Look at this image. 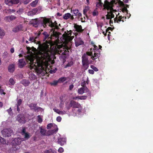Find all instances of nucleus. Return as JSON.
I'll return each mask as SVG.
<instances>
[{
    "label": "nucleus",
    "instance_id": "obj_1",
    "mask_svg": "<svg viewBox=\"0 0 153 153\" xmlns=\"http://www.w3.org/2000/svg\"><path fill=\"white\" fill-rule=\"evenodd\" d=\"M42 34L44 36L43 41L45 42L42 44H40V49L36 60V63H34V59L33 57L28 56L26 59L27 62L30 69H34L39 76H44L46 72L45 70L47 63L50 58L49 46L51 44L52 39L51 35L46 32H44Z\"/></svg>",
    "mask_w": 153,
    "mask_h": 153
},
{
    "label": "nucleus",
    "instance_id": "obj_2",
    "mask_svg": "<svg viewBox=\"0 0 153 153\" xmlns=\"http://www.w3.org/2000/svg\"><path fill=\"white\" fill-rule=\"evenodd\" d=\"M47 24H48L49 26L51 27L52 29H54V30L56 29V26L50 19L45 17L44 18L42 21L41 22V26L45 28L47 27Z\"/></svg>",
    "mask_w": 153,
    "mask_h": 153
},
{
    "label": "nucleus",
    "instance_id": "obj_3",
    "mask_svg": "<svg viewBox=\"0 0 153 153\" xmlns=\"http://www.w3.org/2000/svg\"><path fill=\"white\" fill-rule=\"evenodd\" d=\"M56 128L54 129L48 130L47 133L46 130L42 128L41 126L40 127V133L43 136H49L53 134L54 133H56L58 131V128L57 126H56Z\"/></svg>",
    "mask_w": 153,
    "mask_h": 153
},
{
    "label": "nucleus",
    "instance_id": "obj_4",
    "mask_svg": "<svg viewBox=\"0 0 153 153\" xmlns=\"http://www.w3.org/2000/svg\"><path fill=\"white\" fill-rule=\"evenodd\" d=\"M82 63L83 66L85 70L87 69L89 64V61L88 60V56L87 54L84 53L82 57Z\"/></svg>",
    "mask_w": 153,
    "mask_h": 153
},
{
    "label": "nucleus",
    "instance_id": "obj_5",
    "mask_svg": "<svg viewBox=\"0 0 153 153\" xmlns=\"http://www.w3.org/2000/svg\"><path fill=\"white\" fill-rule=\"evenodd\" d=\"M72 32L71 30L70 31L67 30V31H65L62 35L63 38L66 43H68L72 40L73 39L71 36Z\"/></svg>",
    "mask_w": 153,
    "mask_h": 153
},
{
    "label": "nucleus",
    "instance_id": "obj_6",
    "mask_svg": "<svg viewBox=\"0 0 153 153\" xmlns=\"http://www.w3.org/2000/svg\"><path fill=\"white\" fill-rule=\"evenodd\" d=\"M1 133L4 137H9L13 134V132L10 128H6L2 131Z\"/></svg>",
    "mask_w": 153,
    "mask_h": 153
},
{
    "label": "nucleus",
    "instance_id": "obj_7",
    "mask_svg": "<svg viewBox=\"0 0 153 153\" xmlns=\"http://www.w3.org/2000/svg\"><path fill=\"white\" fill-rule=\"evenodd\" d=\"M24 140L22 137H16L14 138L12 141L11 144L13 146H16L20 145L22 141Z\"/></svg>",
    "mask_w": 153,
    "mask_h": 153
},
{
    "label": "nucleus",
    "instance_id": "obj_8",
    "mask_svg": "<svg viewBox=\"0 0 153 153\" xmlns=\"http://www.w3.org/2000/svg\"><path fill=\"white\" fill-rule=\"evenodd\" d=\"M70 105L72 107L74 108H81L82 106L78 102L72 100L70 102Z\"/></svg>",
    "mask_w": 153,
    "mask_h": 153
},
{
    "label": "nucleus",
    "instance_id": "obj_9",
    "mask_svg": "<svg viewBox=\"0 0 153 153\" xmlns=\"http://www.w3.org/2000/svg\"><path fill=\"white\" fill-rule=\"evenodd\" d=\"M42 21H39L37 19H34L31 20L30 21V22L31 25H33V26L35 27H37L39 25L40 23L41 25V22Z\"/></svg>",
    "mask_w": 153,
    "mask_h": 153
},
{
    "label": "nucleus",
    "instance_id": "obj_10",
    "mask_svg": "<svg viewBox=\"0 0 153 153\" xmlns=\"http://www.w3.org/2000/svg\"><path fill=\"white\" fill-rule=\"evenodd\" d=\"M19 3V0H5V3L9 6L13 4H17Z\"/></svg>",
    "mask_w": 153,
    "mask_h": 153
},
{
    "label": "nucleus",
    "instance_id": "obj_11",
    "mask_svg": "<svg viewBox=\"0 0 153 153\" xmlns=\"http://www.w3.org/2000/svg\"><path fill=\"white\" fill-rule=\"evenodd\" d=\"M28 106L30 108L31 110H33L35 111L42 109V108L41 107L37 106V104L31 103Z\"/></svg>",
    "mask_w": 153,
    "mask_h": 153
},
{
    "label": "nucleus",
    "instance_id": "obj_12",
    "mask_svg": "<svg viewBox=\"0 0 153 153\" xmlns=\"http://www.w3.org/2000/svg\"><path fill=\"white\" fill-rule=\"evenodd\" d=\"M17 120L20 123H24L25 120L24 116L22 114H19L17 116Z\"/></svg>",
    "mask_w": 153,
    "mask_h": 153
},
{
    "label": "nucleus",
    "instance_id": "obj_13",
    "mask_svg": "<svg viewBox=\"0 0 153 153\" xmlns=\"http://www.w3.org/2000/svg\"><path fill=\"white\" fill-rule=\"evenodd\" d=\"M16 18V17L14 15L6 16L4 18V20L6 22H10L15 20Z\"/></svg>",
    "mask_w": 153,
    "mask_h": 153
},
{
    "label": "nucleus",
    "instance_id": "obj_14",
    "mask_svg": "<svg viewBox=\"0 0 153 153\" xmlns=\"http://www.w3.org/2000/svg\"><path fill=\"white\" fill-rule=\"evenodd\" d=\"M124 18L125 19H126V17H122V16H119L118 18L117 15L116 17L114 19V22H117L118 23H119L121 21H122V22H123L124 21L123 20H122V19Z\"/></svg>",
    "mask_w": 153,
    "mask_h": 153
},
{
    "label": "nucleus",
    "instance_id": "obj_15",
    "mask_svg": "<svg viewBox=\"0 0 153 153\" xmlns=\"http://www.w3.org/2000/svg\"><path fill=\"white\" fill-rule=\"evenodd\" d=\"M63 19L65 20H67L70 19L71 20H73L74 19V18L73 17V15H72L70 13H67L63 15Z\"/></svg>",
    "mask_w": 153,
    "mask_h": 153
},
{
    "label": "nucleus",
    "instance_id": "obj_16",
    "mask_svg": "<svg viewBox=\"0 0 153 153\" xmlns=\"http://www.w3.org/2000/svg\"><path fill=\"white\" fill-rule=\"evenodd\" d=\"M23 27L21 25H19L14 27L12 30V31L14 33H16L22 30Z\"/></svg>",
    "mask_w": 153,
    "mask_h": 153
},
{
    "label": "nucleus",
    "instance_id": "obj_17",
    "mask_svg": "<svg viewBox=\"0 0 153 153\" xmlns=\"http://www.w3.org/2000/svg\"><path fill=\"white\" fill-rule=\"evenodd\" d=\"M71 13H73V16H77L78 17L82 16V14L80 13L79 12V11L77 9H71Z\"/></svg>",
    "mask_w": 153,
    "mask_h": 153
},
{
    "label": "nucleus",
    "instance_id": "obj_18",
    "mask_svg": "<svg viewBox=\"0 0 153 153\" xmlns=\"http://www.w3.org/2000/svg\"><path fill=\"white\" fill-rule=\"evenodd\" d=\"M26 65V63L23 59L19 60L18 66L20 68H22Z\"/></svg>",
    "mask_w": 153,
    "mask_h": 153
},
{
    "label": "nucleus",
    "instance_id": "obj_19",
    "mask_svg": "<svg viewBox=\"0 0 153 153\" xmlns=\"http://www.w3.org/2000/svg\"><path fill=\"white\" fill-rule=\"evenodd\" d=\"M66 139L65 138H60L58 139V142L61 146H63L66 143Z\"/></svg>",
    "mask_w": 153,
    "mask_h": 153
},
{
    "label": "nucleus",
    "instance_id": "obj_20",
    "mask_svg": "<svg viewBox=\"0 0 153 153\" xmlns=\"http://www.w3.org/2000/svg\"><path fill=\"white\" fill-rule=\"evenodd\" d=\"M74 27L75 28L76 31L78 32H82L83 31V30L82 29V26L81 25L76 24L74 25Z\"/></svg>",
    "mask_w": 153,
    "mask_h": 153
},
{
    "label": "nucleus",
    "instance_id": "obj_21",
    "mask_svg": "<svg viewBox=\"0 0 153 153\" xmlns=\"http://www.w3.org/2000/svg\"><path fill=\"white\" fill-rule=\"evenodd\" d=\"M15 70V65L13 64L10 65L8 67V71L10 73L13 72Z\"/></svg>",
    "mask_w": 153,
    "mask_h": 153
},
{
    "label": "nucleus",
    "instance_id": "obj_22",
    "mask_svg": "<svg viewBox=\"0 0 153 153\" xmlns=\"http://www.w3.org/2000/svg\"><path fill=\"white\" fill-rule=\"evenodd\" d=\"M51 31H53V34L52 35H51V36L52 37V39H53V37H55V38H58L59 37V33L56 32L55 31L54 29H52L51 30Z\"/></svg>",
    "mask_w": 153,
    "mask_h": 153
},
{
    "label": "nucleus",
    "instance_id": "obj_23",
    "mask_svg": "<svg viewBox=\"0 0 153 153\" xmlns=\"http://www.w3.org/2000/svg\"><path fill=\"white\" fill-rule=\"evenodd\" d=\"M37 11L38 10L36 8L33 9L31 11H30L28 13V15L32 16L36 14Z\"/></svg>",
    "mask_w": 153,
    "mask_h": 153
},
{
    "label": "nucleus",
    "instance_id": "obj_24",
    "mask_svg": "<svg viewBox=\"0 0 153 153\" xmlns=\"http://www.w3.org/2000/svg\"><path fill=\"white\" fill-rule=\"evenodd\" d=\"M103 6L104 9H106L108 10H109L110 7L109 2L107 0H105L104 1V4H103Z\"/></svg>",
    "mask_w": 153,
    "mask_h": 153
},
{
    "label": "nucleus",
    "instance_id": "obj_25",
    "mask_svg": "<svg viewBox=\"0 0 153 153\" xmlns=\"http://www.w3.org/2000/svg\"><path fill=\"white\" fill-rule=\"evenodd\" d=\"M29 40L31 42H33L37 44H39L40 43V41H37L35 39L34 37L33 36L30 37L29 38Z\"/></svg>",
    "mask_w": 153,
    "mask_h": 153
},
{
    "label": "nucleus",
    "instance_id": "obj_26",
    "mask_svg": "<svg viewBox=\"0 0 153 153\" xmlns=\"http://www.w3.org/2000/svg\"><path fill=\"white\" fill-rule=\"evenodd\" d=\"M21 83L25 86H28L30 84V82L29 80L26 79H23L21 81Z\"/></svg>",
    "mask_w": 153,
    "mask_h": 153
},
{
    "label": "nucleus",
    "instance_id": "obj_27",
    "mask_svg": "<svg viewBox=\"0 0 153 153\" xmlns=\"http://www.w3.org/2000/svg\"><path fill=\"white\" fill-rule=\"evenodd\" d=\"M100 56V54L97 53H96L94 52V56H92L91 57V58L93 60H94L96 59H97Z\"/></svg>",
    "mask_w": 153,
    "mask_h": 153
},
{
    "label": "nucleus",
    "instance_id": "obj_28",
    "mask_svg": "<svg viewBox=\"0 0 153 153\" xmlns=\"http://www.w3.org/2000/svg\"><path fill=\"white\" fill-rule=\"evenodd\" d=\"M24 135H25L24 137L22 138L24 139L23 141L28 140L30 137V134L28 133L27 132L24 134Z\"/></svg>",
    "mask_w": 153,
    "mask_h": 153
},
{
    "label": "nucleus",
    "instance_id": "obj_29",
    "mask_svg": "<svg viewBox=\"0 0 153 153\" xmlns=\"http://www.w3.org/2000/svg\"><path fill=\"white\" fill-rule=\"evenodd\" d=\"M84 44V42L81 40L75 42V46L76 47Z\"/></svg>",
    "mask_w": 153,
    "mask_h": 153
},
{
    "label": "nucleus",
    "instance_id": "obj_30",
    "mask_svg": "<svg viewBox=\"0 0 153 153\" xmlns=\"http://www.w3.org/2000/svg\"><path fill=\"white\" fill-rule=\"evenodd\" d=\"M44 153H56V152L51 149L46 150L44 152Z\"/></svg>",
    "mask_w": 153,
    "mask_h": 153
},
{
    "label": "nucleus",
    "instance_id": "obj_31",
    "mask_svg": "<svg viewBox=\"0 0 153 153\" xmlns=\"http://www.w3.org/2000/svg\"><path fill=\"white\" fill-rule=\"evenodd\" d=\"M9 82V85H13L15 84V82L14 79L12 78H10V79Z\"/></svg>",
    "mask_w": 153,
    "mask_h": 153
},
{
    "label": "nucleus",
    "instance_id": "obj_32",
    "mask_svg": "<svg viewBox=\"0 0 153 153\" xmlns=\"http://www.w3.org/2000/svg\"><path fill=\"white\" fill-rule=\"evenodd\" d=\"M89 10V7L88 6H86L85 7L83 10V14L86 16L87 15V11Z\"/></svg>",
    "mask_w": 153,
    "mask_h": 153
},
{
    "label": "nucleus",
    "instance_id": "obj_33",
    "mask_svg": "<svg viewBox=\"0 0 153 153\" xmlns=\"http://www.w3.org/2000/svg\"><path fill=\"white\" fill-rule=\"evenodd\" d=\"M85 89L83 88H81L78 90V92L79 94H82L84 92Z\"/></svg>",
    "mask_w": 153,
    "mask_h": 153
},
{
    "label": "nucleus",
    "instance_id": "obj_34",
    "mask_svg": "<svg viewBox=\"0 0 153 153\" xmlns=\"http://www.w3.org/2000/svg\"><path fill=\"white\" fill-rule=\"evenodd\" d=\"M5 33L4 30L0 28V38H1L5 35Z\"/></svg>",
    "mask_w": 153,
    "mask_h": 153
},
{
    "label": "nucleus",
    "instance_id": "obj_35",
    "mask_svg": "<svg viewBox=\"0 0 153 153\" xmlns=\"http://www.w3.org/2000/svg\"><path fill=\"white\" fill-rule=\"evenodd\" d=\"M38 0H36L34 1H32L30 3V5L31 6L34 7H35L38 2Z\"/></svg>",
    "mask_w": 153,
    "mask_h": 153
},
{
    "label": "nucleus",
    "instance_id": "obj_36",
    "mask_svg": "<svg viewBox=\"0 0 153 153\" xmlns=\"http://www.w3.org/2000/svg\"><path fill=\"white\" fill-rule=\"evenodd\" d=\"M59 82L58 80H54L53 82L50 83V84L52 86H56Z\"/></svg>",
    "mask_w": 153,
    "mask_h": 153
},
{
    "label": "nucleus",
    "instance_id": "obj_37",
    "mask_svg": "<svg viewBox=\"0 0 153 153\" xmlns=\"http://www.w3.org/2000/svg\"><path fill=\"white\" fill-rule=\"evenodd\" d=\"M24 9L22 8H20L19 10L17 11L16 13L20 15L24 12Z\"/></svg>",
    "mask_w": 153,
    "mask_h": 153
},
{
    "label": "nucleus",
    "instance_id": "obj_38",
    "mask_svg": "<svg viewBox=\"0 0 153 153\" xmlns=\"http://www.w3.org/2000/svg\"><path fill=\"white\" fill-rule=\"evenodd\" d=\"M0 142L3 144H6V141L5 139L2 138L0 136Z\"/></svg>",
    "mask_w": 153,
    "mask_h": 153
},
{
    "label": "nucleus",
    "instance_id": "obj_39",
    "mask_svg": "<svg viewBox=\"0 0 153 153\" xmlns=\"http://www.w3.org/2000/svg\"><path fill=\"white\" fill-rule=\"evenodd\" d=\"M66 79V78L64 77H61L59 78V82H63L65 81Z\"/></svg>",
    "mask_w": 153,
    "mask_h": 153
},
{
    "label": "nucleus",
    "instance_id": "obj_40",
    "mask_svg": "<svg viewBox=\"0 0 153 153\" xmlns=\"http://www.w3.org/2000/svg\"><path fill=\"white\" fill-rule=\"evenodd\" d=\"M73 63L72 61H70L65 65V68H66L68 67H71L73 65Z\"/></svg>",
    "mask_w": 153,
    "mask_h": 153
},
{
    "label": "nucleus",
    "instance_id": "obj_41",
    "mask_svg": "<svg viewBox=\"0 0 153 153\" xmlns=\"http://www.w3.org/2000/svg\"><path fill=\"white\" fill-rule=\"evenodd\" d=\"M41 33L40 31L39 32L37 33H35L36 37H34V38L35 39H36H36H38L39 38L40 35L41 34Z\"/></svg>",
    "mask_w": 153,
    "mask_h": 153
},
{
    "label": "nucleus",
    "instance_id": "obj_42",
    "mask_svg": "<svg viewBox=\"0 0 153 153\" xmlns=\"http://www.w3.org/2000/svg\"><path fill=\"white\" fill-rule=\"evenodd\" d=\"M37 121L39 123H41L43 121L41 117H40V115H38L37 116Z\"/></svg>",
    "mask_w": 153,
    "mask_h": 153
},
{
    "label": "nucleus",
    "instance_id": "obj_43",
    "mask_svg": "<svg viewBox=\"0 0 153 153\" xmlns=\"http://www.w3.org/2000/svg\"><path fill=\"white\" fill-rule=\"evenodd\" d=\"M26 128L25 127L22 128V131L21 134L22 135H24V134L26 133Z\"/></svg>",
    "mask_w": 153,
    "mask_h": 153
},
{
    "label": "nucleus",
    "instance_id": "obj_44",
    "mask_svg": "<svg viewBox=\"0 0 153 153\" xmlns=\"http://www.w3.org/2000/svg\"><path fill=\"white\" fill-rule=\"evenodd\" d=\"M91 68L95 71H98V69H97V68L96 67L94 66V65H91Z\"/></svg>",
    "mask_w": 153,
    "mask_h": 153
},
{
    "label": "nucleus",
    "instance_id": "obj_45",
    "mask_svg": "<svg viewBox=\"0 0 153 153\" xmlns=\"http://www.w3.org/2000/svg\"><path fill=\"white\" fill-rule=\"evenodd\" d=\"M87 96H82L80 97H79V99L81 100H85L87 99Z\"/></svg>",
    "mask_w": 153,
    "mask_h": 153
},
{
    "label": "nucleus",
    "instance_id": "obj_46",
    "mask_svg": "<svg viewBox=\"0 0 153 153\" xmlns=\"http://www.w3.org/2000/svg\"><path fill=\"white\" fill-rule=\"evenodd\" d=\"M22 99H19L18 100L17 102V106H20L21 105V104L22 103Z\"/></svg>",
    "mask_w": 153,
    "mask_h": 153
},
{
    "label": "nucleus",
    "instance_id": "obj_47",
    "mask_svg": "<svg viewBox=\"0 0 153 153\" xmlns=\"http://www.w3.org/2000/svg\"><path fill=\"white\" fill-rule=\"evenodd\" d=\"M109 13L110 14V15L111 19L112 18H114V15L113 14L112 11H110L109 12Z\"/></svg>",
    "mask_w": 153,
    "mask_h": 153
},
{
    "label": "nucleus",
    "instance_id": "obj_48",
    "mask_svg": "<svg viewBox=\"0 0 153 153\" xmlns=\"http://www.w3.org/2000/svg\"><path fill=\"white\" fill-rule=\"evenodd\" d=\"M123 7H124L122 9V11L123 13L125 12H126L128 14V10H127V8L126 7H125V6Z\"/></svg>",
    "mask_w": 153,
    "mask_h": 153
},
{
    "label": "nucleus",
    "instance_id": "obj_49",
    "mask_svg": "<svg viewBox=\"0 0 153 153\" xmlns=\"http://www.w3.org/2000/svg\"><path fill=\"white\" fill-rule=\"evenodd\" d=\"M57 113L59 114H60L62 115H63L64 114H65L66 113V112L65 111H59L58 112H57Z\"/></svg>",
    "mask_w": 153,
    "mask_h": 153
},
{
    "label": "nucleus",
    "instance_id": "obj_50",
    "mask_svg": "<svg viewBox=\"0 0 153 153\" xmlns=\"http://www.w3.org/2000/svg\"><path fill=\"white\" fill-rule=\"evenodd\" d=\"M53 126V124L51 123L48 124L47 126V128L48 129H50Z\"/></svg>",
    "mask_w": 153,
    "mask_h": 153
},
{
    "label": "nucleus",
    "instance_id": "obj_51",
    "mask_svg": "<svg viewBox=\"0 0 153 153\" xmlns=\"http://www.w3.org/2000/svg\"><path fill=\"white\" fill-rule=\"evenodd\" d=\"M97 27H100V28H101L102 26H103V24L102 23L100 22L98 23H97Z\"/></svg>",
    "mask_w": 153,
    "mask_h": 153
},
{
    "label": "nucleus",
    "instance_id": "obj_52",
    "mask_svg": "<svg viewBox=\"0 0 153 153\" xmlns=\"http://www.w3.org/2000/svg\"><path fill=\"white\" fill-rule=\"evenodd\" d=\"M30 1L31 0H24L22 3H23L25 4H28Z\"/></svg>",
    "mask_w": 153,
    "mask_h": 153
},
{
    "label": "nucleus",
    "instance_id": "obj_53",
    "mask_svg": "<svg viewBox=\"0 0 153 153\" xmlns=\"http://www.w3.org/2000/svg\"><path fill=\"white\" fill-rule=\"evenodd\" d=\"M64 150L61 147H60L58 150V152L60 153L63 152H64Z\"/></svg>",
    "mask_w": 153,
    "mask_h": 153
},
{
    "label": "nucleus",
    "instance_id": "obj_54",
    "mask_svg": "<svg viewBox=\"0 0 153 153\" xmlns=\"http://www.w3.org/2000/svg\"><path fill=\"white\" fill-rule=\"evenodd\" d=\"M86 54H87V55H88V56H93L92 52H91V51H89L87 52Z\"/></svg>",
    "mask_w": 153,
    "mask_h": 153
},
{
    "label": "nucleus",
    "instance_id": "obj_55",
    "mask_svg": "<svg viewBox=\"0 0 153 153\" xmlns=\"http://www.w3.org/2000/svg\"><path fill=\"white\" fill-rule=\"evenodd\" d=\"M98 15V13L97 10H94L93 12V15L94 16H97Z\"/></svg>",
    "mask_w": 153,
    "mask_h": 153
},
{
    "label": "nucleus",
    "instance_id": "obj_56",
    "mask_svg": "<svg viewBox=\"0 0 153 153\" xmlns=\"http://www.w3.org/2000/svg\"><path fill=\"white\" fill-rule=\"evenodd\" d=\"M119 4L122 6H125V4L123 2V1H121L120 0H119Z\"/></svg>",
    "mask_w": 153,
    "mask_h": 153
},
{
    "label": "nucleus",
    "instance_id": "obj_57",
    "mask_svg": "<svg viewBox=\"0 0 153 153\" xmlns=\"http://www.w3.org/2000/svg\"><path fill=\"white\" fill-rule=\"evenodd\" d=\"M106 19H111L110 14L109 13V12H108V14L106 15Z\"/></svg>",
    "mask_w": 153,
    "mask_h": 153
},
{
    "label": "nucleus",
    "instance_id": "obj_58",
    "mask_svg": "<svg viewBox=\"0 0 153 153\" xmlns=\"http://www.w3.org/2000/svg\"><path fill=\"white\" fill-rule=\"evenodd\" d=\"M7 111L9 113V114H10V115H11L12 114V110L11 108L10 107L9 109L7 110Z\"/></svg>",
    "mask_w": 153,
    "mask_h": 153
},
{
    "label": "nucleus",
    "instance_id": "obj_59",
    "mask_svg": "<svg viewBox=\"0 0 153 153\" xmlns=\"http://www.w3.org/2000/svg\"><path fill=\"white\" fill-rule=\"evenodd\" d=\"M53 23L56 26V29H58L59 28L57 25V23L56 21H55L54 22H53Z\"/></svg>",
    "mask_w": 153,
    "mask_h": 153
},
{
    "label": "nucleus",
    "instance_id": "obj_60",
    "mask_svg": "<svg viewBox=\"0 0 153 153\" xmlns=\"http://www.w3.org/2000/svg\"><path fill=\"white\" fill-rule=\"evenodd\" d=\"M56 121L58 122H60L62 120V118L60 116L57 117L56 119Z\"/></svg>",
    "mask_w": 153,
    "mask_h": 153
},
{
    "label": "nucleus",
    "instance_id": "obj_61",
    "mask_svg": "<svg viewBox=\"0 0 153 153\" xmlns=\"http://www.w3.org/2000/svg\"><path fill=\"white\" fill-rule=\"evenodd\" d=\"M88 73L91 74H93L94 73V72L93 70L90 69L88 70Z\"/></svg>",
    "mask_w": 153,
    "mask_h": 153
},
{
    "label": "nucleus",
    "instance_id": "obj_62",
    "mask_svg": "<svg viewBox=\"0 0 153 153\" xmlns=\"http://www.w3.org/2000/svg\"><path fill=\"white\" fill-rule=\"evenodd\" d=\"M8 53L7 52H4L3 55V56L4 57V58H5L8 55Z\"/></svg>",
    "mask_w": 153,
    "mask_h": 153
},
{
    "label": "nucleus",
    "instance_id": "obj_63",
    "mask_svg": "<svg viewBox=\"0 0 153 153\" xmlns=\"http://www.w3.org/2000/svg\"><path fill=\"white\" fill-rule=\"evenodd\" d=\"M94 48L93 49V50L94 51V52H96L95 51L96 49H97V50H99V49H97V47L95 45H94Z\"/></svg>",
    "mask_w": 153,
    "mask_h": 153
},
{
    "label": "nucleus",
    "instance_id": "obj_64",
    "mask_svg": "<svg viewBox=\"0 0 153 153\" xmlns=\"http://www.w3.org/2000/svg\"><path fill=\"white\" fill-rule=\"evenodd\" d=\"M74 87V85L73 84L70 85L69 86V89L70 90H71Z\"/></svg>",
    "mask_w": 153,
    "mask_h": 153
}]
</instances>
